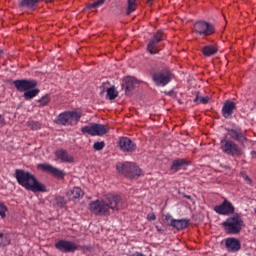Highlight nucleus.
<instances>
[{"label": "nucleus", "mask_w": 256, "mask_h": 256, "mask_svg": "<svg viewBox=\"0 0 256 256\" xmlns=\"http://www.w3.org/2000/svg\"><path fill=\"white\" fill-rule=\"evenodd\" d=\"M124 208V201L120 195L108 194L103 199L90 203V211L97 216H110V210L119 211Z\"/></svg>", "instance_id": "obj_1"}, {"label": "nucleus", "mask_w": 256, "mask_h": 256, "mask_svg": "<svg viewBox=\"0 0 256 256\" xmlns=\"http://www.w3.org/2000/svg\"><path fill=\"white\" fill-rule=\"evenodd\" d=\"M15 178L20 186L31 192L45 193L47 191L46 186L37 180L36 176L24 169L15 170Z\"/></svg>", "instance_id": "obj_2"}, {"label": "nucleus", "mask_w": 256, "mask_h": 256, "mask_svg": "<svg viewBox=\"0 0 256 256\" xmlns=\"http://www.w3.org/2000/svg\"><path fill=\"white\" fill-rule=\"evenodd\" d=\"M150 75H152V82L156 87H166L173 81V73L167 67L152 68Z\"/></svg>", "instance_id": "obj_3"}, {"label": "nucleus", "mask_w": 256, "mask_h": 256, "mask_svg": "<svg viewBox=\"0 0 256 256\" xmlns=\"http://www.w3.org/2000/svg\"><path fill=\"white\" fill-rule=\"evenodd\" d=\"M116 170L126 178L135 179L141 176V169L134 162H119Z\"/></svg>", "instance_id": "obj_4"}, {"label": "nucleus", "mask_w": 256, "mask_h": 256, "mask_svg": "<svg viewBox=\"0 0 256 256\" xmlns=\"http://www.w3.org/2000/svg\"><path fill=\"white\" fill-rule=\"evenodd\" d=\"M220 150L227 156L232 158L241 157L243 155L242 148L233 140L222 139L220 141Z\"/></svg>", "instance_id": "obj_5"}, {"label": "nucleus", "mask_w": 256, "mask_h": 256, "mask_svg": "<svg viewBox=\"0 0 256 256\" xmlns=\"http://www.w3.org/2000/svg\"><path fill=\"white\" fill-rule=\"evenodd\" d=\"M81 118L82 115L78 111H65L59 114L56 119V124L62 126H75Z\"/></svg>", "instance_id": "obj_6"}, {"label": "nucleus", "mask_w": 256, "mask_h": 256, "mask_svg": "<svg viewBox=\"0 0 256 256\" xmlns=\"http://www.w3.org/2000/svg\"><path fill=\"white\" fill-rule=\"evenodd\" d=\"M223 228L228 234H239L242 231L244 221L239 215L228 217L223 223Z\"/></svg>", "instance_id": "obj_7"}, {"label": "nucleus", "mask_w": 256, "mask_h": 256, "mask_svg": "<svg viewBox=\"0 0 256 256\" xmlns=\"http://www.w3.org/2000/svg\"><path fill=\"white\" fill-rule=\"evenodd\" d=\"M215 32V26L207 21L200 20L194 23V33L197 36L207 38L214 35Z\"/></svg>", "instance_id": "obj_8"}, {"label": "nucleus", "mask_w": 256, "mask_h": 256, "mask_svg": "<svg viewBox=\"0 0 256 256\" xmlns=\"http://www.w3.org/2000/svg\"><path fill=\"white\" fill-rule=\"evenodd\" d=\"M81 132L93 137H102L109 132V126L105 124L92 123L91 125L82 127Z\"/></svg>", "instance_id": "obj_9"}, {"label": "nucleus", "mask_w": 256, "mask_h": 256, "mask_svg": "<svg viewBox=\"0 0 256 256\" xmlns=\"http://www.w3.org/2000/svg\"><path fill=\"white\" fill-rule=\"evenodd\" d=\"M165 34L162 30H158L156 33H154V36H152V39H150V42H148V53L151 55H157L160 52L159 44L164 40Z\"/></svg>", "instance_id": "obj_10"}, {"label": "nucleus", "mask_w": 256, "mask_h": 256, "mask_svg": "<svg viewBox=\"0 0 256 256\" xmlns=\"http://www.w3.org/2000/svg\"><path fill=\"white\" fill-rule=\"evenodd\" d=\"M55 248L56 250L64 254L74 253L75 251L79 250V246L76 242L66 239H60L56 241Z\"/></svg>", "instance_id": "obj_11"}, {"label": "nucleus", "mask_w": 256, "mask_h": 256, "mask_svg": "<svg viewBox=\"0 0 256 256\" xmlns=\"http://www.w3.org/2000/svg\"><path fill=\"white\" fill-rule=\"evenodd\" d=\"M213 210L221 216H229L235 213L234 205L227 199H224L221 204L214 206Z\"/></svg>", "instance_id": "obj_12"}, {"label": "nucleus", "mask_w": 256, "mask_h": 256, "mask_svg": "<svg viewBox=\"0 0 256 256\" xmlns=\"http://www.w3.org/2000/svg\"><path fill=\"white\" fill-rule=\"evenodd\" d=\"M38 169L43 172L51 174L52 176H54L59 180H63L64 177L66 176V172L64 170H60L49 163L38 164Z\"/></svg>", "instance_id": "obj_13"}, {"label": "nucleus", "mask_w": 256, "mask_h": 256, "mask_svg": "<svg viewBox=\"0 0 256 256\" xmlns=\"http://www.w3.org/2000/svg\"><path fill=\"white\" fill-rule=\"evenodd\" d=\"M18 92H27L29 90L35 89L38 85L36 80L30 79H18L13 82Z\"/></svg>", "instance_id": "obj_14"}, {"label": "nucleus", "mask_w": 256, "mask_h": 256, "mask_svg": "<svg viewBox=\"0 0 256 256\" xmlns=\"http://www.w3.org/2000/svg\"><path fill=\"white\" fill-rule=\"evenodd\" d=\"M118 148L124 153H133L136 151L137 145L128 137H120Z\"/></svg>", "instance_id": "obj_15"}, {"label": "nucleus", "mask_w": 256, "mask_h": 256, "mask_svg": "<svg viewBox=\"0 0 256 256\" xmlns=\"http://www.w3.org/2000/svg\"><path fill=\"white\" fill-rule=\"evenodd\" d=\"M236 103L232 100H226L222 106L221 114L224 119L230 120L233 117L234 112L236 111Z\"/></svg>", "instance_id": "obj_16"}, {"label": "nucleus", "mask_w": 256, "mask_h": 256, "mask_svg": "<svg viewBox=\"0 0 256 256\" xmlns=\"http://www.w3.org/2000/svg\"><path fill=\"white\" fill-rule=\"evenodd\" d=\"M227 135L230 137V139L239 142L241 144H244L247 142V138L244 135V132L239 127L230 128L227 130Z\"/></svg>", "instance_id": "obj_17"}, {"label": "nucleus", "mask_w": 256, "mask_h": 256, "mask_svg": "<svg viewBox=\"0 0 256 256\" xmlns=\"http://www.w3.org/2000/svg\"><path fill=\"white\" fill-rule=\"evenodd\" d=\"M225 247L228 252L235 253L241 249V242L237 238L230 237L225 240Z\"/></svg>", "instance_id": "obj_18"}, {"label": "nucleus", "mask_w": 256, "mask_h": 256, "mask_svg": "<svg viewBox=\"0 0 256 256\" xmlns=\"http://www.w3.org/2000/svg\"><path fill=\"white\" fill-rule=\"evenodd\" d=\"M189 165L190 162L184 158L174 159V161H172V166H170V170L177 173L181 170H186Z\"/></svg>", "instance_id": "obj_19"}, {"label": "nucleus", "mask_w": 256, "mask_h": 256, "mask_svg": "<svg viewBox=\"0 0 256 256\" xmlns=\"http://www.w3.org/2000/svg\"><path fill=\"white\" fill-rule=\"evenodd\" d=\"M55 156L58 160H60L62 163H74V157L68 153L67 150L60 148L55 151Z\"/></svg>", "instance_id": "obj_20"}, {"label": "nucleus", "mask_w": 256, "mask_h": 256, "mask_svg": "<svg viewBox=\"0 0 256 256\" xmlns=\"http://www.w3.org/2000/svg\"><path fill=\"white\" fill-rule=\"evenodd\" d=\"M137 85V79L131 76L124 78V91H126V96H131L132 91Z\"/></svg>", "instance_id": "obj_21"}, {"label": "nucleus", "mask_w": 256, "mask_h": 256, "mask_svg": "<svg viewBox=\"0 0 256 256\" xmlns=\"http://www.w3.org/2000/svg\"><path fill=\"white\" fill-rule=\"evenodd\" d=\"M219 48L216 44L202 47L201 52L204 57H211L218 53Z\"/></svg>", "instance_id": "obj_22"}, {"label": "nucleus", "mask_w": 256, "mask_h": 256, "mask_svg": "<svg viewBox=\"0 0 256 256\" xmlns=\"http://www.w3.org/2000/svg\"><path fill=\"white\" fill-rule=\"evenodd\" d=\"M67 197L72 201L80 199L84 197V191L80 187H74L68 191Z\"/></svg>", "instance_id": "obj_23"}, {"label": "nucleus", "mask_w": 256, "mask_h": 256, "mask_svg": "<svg viewBox=\"0 0 256 256\" xmlns=\"http://www.w3.org/2000/svg\"><path fill=\"white\" fill-rule=\"evenodd\" d=\"M189 220L187 219H175L172 220V227L176 230H184L188 227Z\"/></svg>", "instance_id": "obj_24"}, {"label": "nucleus", "mask_w": 256, "mask_h": 256, "mask_svg": "<svg viewBox=\"0 0 256 256\" xmlns=\"http://www.w3.org/2000/svg\"><path fill=\"white\" fill-rule=\"evenodd\" d=\"M41 0H22L20 6L26 9H34L40 3Z\"/></svg>", "instance_id": "obj_25"}, {"label": "nucleus", "mask_w": 256, "mask_h": 256, "mask_svg": "<svg viewBox=\"0 0 256 256\" xmlns=\"http://www.w3.org/2000/svg\"><path fill=\"white\" fill-rule=\"evenodd\" d=\"M11 243V234L7 232L0 233V247H6Z\"/></svg>", "instance_id": "obj_26"}, {"label": "nucleus", "mask_w": 256, "mask_h": 256, "mask_svg": "<svg viewBox=\"0 0 256 256\" xmlns=\"http://www.w3.org/2000/svg\"><path fill=\"white\" fill-rule=\"evenodd\" d=\"M39 93H40V89L32 88V89L27 90L24 93V98H25V100L29 101V100H32L35 97H37L39 95Z\"/></svg>", "instance_id": "obj_27"}, {"label": "nucleus", "mask_w": 256, "mask_h": 256, "mask_svg": "<svg viewBox=\"0 0 256 256\" xmlns=\"http://www.w3.org/2000/svg\"><path fill=\"white\" fill-rule=\"evenodd\" d=\"M137 9V0H128V7H126V16H130Z\"/></svg>", "instance_id": "obj_28"}, {"label": "nucleus", "mask_w": 256, "mask_h": 256, "mask_svg": "<svg viewBox=\"0 0 256 256\" xmlns=\"http://www.w3.org/2000/svg\"><path fill=\"white\" fill-rule=\"evenodd\" d=\"M118 95L119 93L115 90L114 86L106 89V96L108 97V99H110V101L115 100L118 97Z\"/></svg>", "instance_id": "obj_29"}, {"label": "nucleus", "mask_w": 256, "mask_h": 256, "mask_svg": "<svg viewBox=\"0 0 256 256\" xmlns=\"http://www.w3.org/2000/svg\"><path fill=\"white\" fill-rule=\"evenodd\" d=\"M50 101H51V98H50V95H49V94H46V95L42 96V97L38 100L39 107H46V106H48V104L50 103Z\"/></svg>", "instance_id": "obj_30"}, {"label": "nucleus", "mask_w": 256, "mask_h": 256, "mask_svg": "<svg viewBox=\"0 0 256 256\" xmlns=\"http://www.w3.org/2000/svg\"><path fill=\"white\" fill-rule=\"evenodd\" d=\"M105 4V0H99L97 2H94L92 4H89L87 6L88 10H92V9H96V8H100L101 6H103Z\"/></svg>", "instance_id": "obj_31"}, {"label": "nucleus", "mask_w": 256, "mask_h": 256, "mask_svg": "<svg viewBox=\"0 0 256 256\" xmlns=\"http://www.w3.org/2000/svg\"><path fill=\"white\" fill-rule=\"evenodd\" d=\"M7 212H8L7 206L3 202H0V217H1V219L6 218Z\"/></svg>", "instance_id": "obj_32"}, {"label": "nucleus", "mask_w": 256, "mask_h": 256, "mask_svg": "<svg viewBox=\"0 0 256 256\" xmlns=\"http://www.w3.org/2000/svg\"><path fill=\"white\" fill-rule=\"evenodd\" d=\"M56 204L60 207V208H64L66 205V201L65 198L63 196H57L55 198Z\"/></svg>", "instance_id": "obj_33"}, {"label": "nucleus", "mask_w": 256, "mask_h": 256, "mask_svg": "<svg viewBox=\"0 0 256 256\" xmlns=\"http://www.w3.org/2000/svg\"><path fill=\"white\" fill-rule=\"evenodd\" d=\"M105 148V142L101 141V142H95L94 143V150L96 151H102Z\"/></svg>", "instance_id": "obj_34"}, {"label": "nucleus", "mask_w": 256, "mask_h": 256, "mask_svg": "<svg viewBox=\"0 0 256 256\" xmlns=\"http://www.w3.org/2000/svg\"><path fill=\"white\" fill-rule=\"evenodd\" d=\"M29 126L32 130H39L41 128V124L37 121H30Z\"/></svg>", "instance_id": "obj_35"}, {"label": "nucleus", "mask_w": 256, "mask_h": 256, "mask_svg": "<svg viewBox=\"0 0 256 256\" xmlns=\"http://www.w3.org/2000/svg\"><path fill=\"white\" fill-rule=\"evenodd\" d=\"M173 221H175V219L171 215H166L164 217V222L170 226H173Z\"/></svg>", "instance_id": "obj_36"}, {"label": "nucleus", "mask_w": 256, "mask_h": 256, "mask_svg": "<svg viewBox=\"0 0 256 256\" xmlns=\"http://www.w3.org/2000/svg\"><path fill=\"white\" fill-rule=\"evenodd\" d=\"M241 177L248 185H252V179L246 173H242Z\"/></svg>", "instance_id": "obj_37"}, {"label": "nucleus", "mask_w": 256, "mask_h": 256, "mask_svg": "<svg viewBox=\"0 0 256 256\" xmlns=\"http://www.w3.org/2000/svg\"><path fill=\"white\" fill-rule=\"evenodd\" d=\"M209 100H210V99H209L208 96H206V97H200V98H199L200 103L203 104V105L208 104V103H209Z\"/></svg>", "instance_id": "obj_38"}, {"label": "nucleus", "mask_w": 256, "mask_h": 256, "mask_svg": "<svg viewBox=\"0 0 256 256\" xmlns=\"http://www.w3.org/2000/svg\"><path fill=\"white\" fill-rule=\"evenodd\" d=\"M147 219H148V221H155L156 220L155 213L148 214Z\"/></svg>", "instance_id": "obj_39"}, {"label": "nucleus", "mask_w": 256, "mask_h": 256, "mask_svg": "<svg viewBox=\"0 0 256 256\" xmlns=\"http://www.w3.org/2000/svg\"><path fill=\"white\" fill-rule=\"evenodd\" d=\"M130 256H146V255L141 252L136 251V252L130 254Z\"/></svg>", "instance_id": "obj_40"}, {"label": "nucleus", "mask_w": 256, "mask_h": 256, "mask_svg": "<svg viewBox=\"0 0 256 256\" xmlns=\"http://www.w3.org/2000/svg\"><path fill=\"white\" fill-rule=\"evenodd\" d=\"M200 100L199 95H196L195 99L193 100L194 103H197Z\"/></svg>", "instance_id": "obj_41"}, {"label": "nucleus", "mask_w": 256, "mask_h": 256, "mask_svg": "<svg viewBox=\"0 0 256 256\" xmlns=\"http://www.w3.org/2000/svg\"><path fill=\"white\" fill-rule=\"evenodd\" d=\"M251 156H254V158L256 159V150H253L250 152Z\"/></svg>", "instance_id": "obj_42"}, {"label": "nucleus", "mask_w": 256, "mask_h": 256, "mask_svg": "<svg viewBox=\"0 0 256 256\" xmlns=\"http://www.w3.org/2000/svg\"><path fill=\"white\" fill-rule=\"evenodd\" d=\"M146 4H148V6H151L153 4V0H147Z\"/></svg>", "instance_id": "obj_43"}, {"label": "nucleus", "mask_w": 256, "mask_h": 256, "mask_svg": "<svg viewBox=\"0 0 256 256\" xmlns=\"http://www.w3.org/2000/svg\"><path fill=\"white\" fill-rule=\"evenodd\" d=\"M4 123V117L0 114V124Z\"/></svg>", "instance_id": "obj_44"}, {"label": "nucleus", "mask_w": 256, "mask_h": 256, "mask_svg": "<svg viewBox=\"0 0 256 256\" xmlns=\"http://www.w3.org/2000/svg\"><path fill=\"white\" fill-rule=\"evenodd\" d=\"M185 198L186 199H191V196L190 195H185Z\"/></svg>", "instance_id": "obj_45"}, {"label": "nucleus", "mask_w": 256, "mask_h": 256, "mask_svg": "<svg viewBox=\"0 0 256 256\" xmlns=\"http://www.w3.org/2000/svg\"><path fill=\"white\" fill-rule=\"evenodd\" d=\"M1 55H3V50H2V49H0V56H1Z\"/></svg>", "instance_id": "obj_46"}, {"label": "nucleus", "mask_w": 256, "mask_h": 256, "mask_svg": "<svg viewBox=\"0 0 256 256\" xmlns=\"http://www.w3.org/2000/svg\"><path fill=\"white\" fill-rule=\"evenodd\" d=\"M255 218H256V207L254 208Z\"/></svg>", "instance_id": "obj_47"}]
</instances>
